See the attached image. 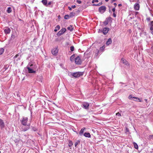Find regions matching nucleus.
<instances>
[{
	"label": "nucleus",
	"mask_w": 153,
	"mask_h": 153,
	"mask_svg": "<svg viewBox=\"0 0 153 153\" xmlns=\"http://www.w3.org/2000/svg\"><path fill=\"white\" fill-rule=\"evenodd\" d=\"M122 4H119L118 5V6L119 7H120V6H122Z\"/></svg>",
	"instance_id": "51"
},
{
	"label": "nucleus",
	"mask_w": 153,
	"mask_h": 153,
	"mask_svg": "<svg viewBox=\"0 0 153 153\" xmlns=\"http://www.w3.org/2000/svg\"><path fill=\"white\" fill-rule=\"evenodd\" d=\"M97 6H100L99 4H97Z\"/></svg>",
	"instance_id": "56"
},
{
	"label": "nucleus",
	"mask_w": 153,
	"mask_h": 153,
	"mask_svg": "<svg viewBox=\"0 0 153 153\" xmlns=\"http://www.w3.org/2000/svg\"><path fill=\"white\" fill-rule=\"evenodd\" d=\"M145 101H146V102H147V99H145Z\"/></svg>",
	"instance_id": "55"
},
{
	"label": "nucleus",
	"mask_w": 153,
	"mask_h": 153,
	"mask_svg": "<svg viewBox=\"0 0 153 153\" xmlns=\"http://www.w3.org/2000/svg\"><path fill=\"white\" fill-rule=\"evenodd\" d=\"M4 51V49L3 48H0V55L2 54Z\"/></svg>",
	"instance_id": "25"
},
{
	"label": "nucleus",
	"mask_w": 153,
	"mask_h": 153,
	"mask_svg": "<svg viewBox=\"0 0 153 153\" xmlns=\"http://www.w3.org/2000/svg\"><path fill=\"white\" fill-rule=\"evenodd\" d=\"M74 55H72L70 57V60L71 61H73L74 60Z\"/></svg>",
	"instance_id": "30"
},
{
	"label": "nucleus",
	"mask_w": 153,
	"mask_h": 153,
	"mask_svg": "<svg viewBox=\"0 0 153 153\" xmlns=\"http://www.w3.org/2000/svg\"><path fill=\"white\" fill-rule=\"evenodd\" d=\"M133 144L134 146V148L137 149L138 148V146L137 144L135 142L133 143Z\"/></svg>",
	"instance_id": "20"
},
{
	"label": "nucleus",
	"mask_w": 153,
	"mask_h": 153,
	"mask_svg": "<svg viewBox=\"0 0 153 153\" xmlns=\"http://www.w3.org/2000/svg\"><path fill=\"white\" fill-rule=\"evenodd\" d=\"M73 143H72V141H70L69 142V147H71V146H72V145H73Z\"/></svg>",
	"instance_id": "36"
},
{
	"label": "nucleus",
	"mask_w": 153,
	"mask_h": 153,
	"mask_svg": "<svg viewBox=\"0 0 153 153\" xmlns=\"http://www.w3.org/2000/svg\"><path fill=\"white\" fill-rule=\"evenodd\" d=\"M73 26L72 25H70L67 27V29L70 31H71L73 30Z\"/></svg>",
	"instance_id": "21"
},
{
	"label": "nucleus",
	"mask_w": 153,
	"mask_h": 153,
	"mask_svg": "<svg viewBox=\"0 0 153 153\" xmlns=\"http://www.w3.org/2000/svg\"><path fill=\"white\" fill-rule=\"evenodd\" d=\"M75 15V13L73 12L71 13L70 14V17H72Z\"/></svg>",
	"instance_id": "28"
},
{
	"label": "nucleus",
	"mask_w": 153,
	"mask_h": 153,
	"mask_svg": "<svg viewBox=\"0 0 153 153\" xmlns=\"http://www.w3.org/2000/svg\"><path fill=\"white\" fill-rule=\"evenodd\" d=\"M116 115H117L118 116H121L120 114L119 113H117L116 114Z\"/></svg>",
	"instance_id": "42"
},
{
	"label": "nucleus",
	"mask_w": 153,
	"mask_h": 153,
	"mask_svg": "<svg viewBox=\"0 0 153 153\" xmlns=\"http://www.w3.org/2000/svg\"><path fill=\"white\" fill-rule=\"evenodd\" d=\"M42 2L44 5L48 6L47 0H42Z\"/></svg>",
	"instance_id": "18"
},
{
	"label": "nucleus",
	"mask_w": 153,
	"mask_h": 153,
	"mask_svg": "<svg viewBox=\"0 0 153 153\" xmlns=\"http://www.w3.org/2000/svg\"><path fill=\"white\" fill-rule=\"evenodd\" d=\"M28 121V118L26 117H23L22 120L21 121V124L24 126L27 125V123Z\"/></svg>",
	"instance_id": "3"
},
{
	"label": "nucleus",
	"mask_w": 153,
	"mask_h": 153,
	"mask_svg": "<svg viewBox=\"0 0 153 153\" xmlns=\"http://www.w3.org/2000/svg\"><path fill=\"white\" fill-rule=\"evenodd\" d=\"M112 10L113 12H114L115 10V7H114L112 9Z\"/></svg>",
	"instance_id": "40"
},
{
	"label": "nucleus",
	"mask_w": 153,
	"mask_h": 153,
	"mask_svg": "<svg viewBox=\"0 0 153 153\" xmlns=\"http://www.w3.org/2000/svg\"><path fill=\"white\" fill-rule=\"evenodd\" d=\"M30 124H29L26 125L25 127H22V130L25 131L28 130L30 128Z\"/></svg>",
	"instance_id": "11"
},
{
	"label": "nucleus",
	"mask_w": 153,
	"mask_h": 153,
	"mask_svg": "<svg viewBox=\"0 0 153 153\" xmlns=\"http://www.w3.org/2000/svg\"><path fill=\"white\" fill-rule=\"evenodd\" d=\"M109 29L107 27H105L102 30V33L105 35H106L108 32Z\"/></svg>",
	"instance_id": "8"
},
{
	"label": "nucleus",
	"mask_w": 153,
	"mask_h": 153,
	"mask_svg": "<svg viewBox=\"0 0 153 153\" xmlns=\"http://www.w3.org/2000/svg\"><path fill=\"white\" fill-rule=\"evenodd\" d=\"M75 62L76 64H81L82 62L80 58V57L79 56H77V57H76L75 59Z\"/></svg>",
	"instance_id": "5"
},
{
	"label": "nucleus",
	"mask_w": 153,
	"mask_h": 153,
	"mask_svg": "<svg viewBox=\"0 0 153 153\" xmlns=\"http://www.w3.org/2000/svg\"><path fill=\"white\" fill-rule=\"evenodd\" d=\"M70 16L68 15H66L64 16V19H68L70 18Z\"/></svg>",
	"instance_id": "29"
},
{
	"label": "nucleus",
	"mask_w": 153,
	"mask_h": 153,
	"mask_svg": "<svg viewBox=\"0 0 153 153\" xmlns=\"http://www.w3.org/2000/svg\"><path fill=\"white\" fill-rule=\"evenodd\" d=\"M4 126V123L2 120L0 119V128H3Z\"/></svg>",
	"instance_id": "13"
},
{
	"label": "nucleus",
	"mask_w": 153,
	"mask_h": 153,
	"mask_svg": "<svg viewBox=\"0 0 153 153\" xmlns=\"http://www.w3.org/2000/svg\"><path fill=\"white\" fill-rule=\"evenodd\" d=\"M108 1H109V0H105V1L106 2H108Z\"/></svg>",
	"instance_id": "57"
},
{
	"label": "nucleus",
	"mask_w": 153,
	"mask_h": 153,
	"mask_svg": "<svg viewBox=\"0 0 153 153\" xmlns=\"http://www.w3.org/2000/svg\"><path fill=\"white\" fill-rule=\"evenodd\" d=\"M60 26L59 25H57L56 26V27H55V29L54 30V31L55 32H56L59 29H60Z\"/></svg>",
	"instance_id": "23"
},
{
	"label": "nucleus",
	"mask_w": 153,
	"mask_h": 153,
	"mask_svg": "<svg viewBox=\"0 0 153 153\" xmlns=\"http://www.w3.org/2000/svg\"><path fill=\"white\" fill-rule=\"evenodd\" d=\"M133 97L131 95H130L128 96V98L129 99L133 100V99H134Z\"/></svg>",
	"instance_id": "33"
},
{
	"label": "nucleus",
	"mask_w": 153,
	"mask_h": 153,
	"mask_svg": "<svg viewBox=\"0 0 153 153\" xmlns=\"http://www.w3.org/2000/svg\"><path fill=\"white\" fill-rule=\"evenodd\" d=\"M18 56V54H16V55L14 57V58H16Z\"/></svg>",
	"instance_id": "48"
},
{
	"label": "nucleus",
	"mask_w": 153,
	"mask_h": 153,
	"mask_svg": "<svg viewBox=\"0 0 153 153\" xmlns=\"http://www.w3.org/2000/svg\"><path fill=\"white\" fill-rule=\"evenodd\" d=\"M68 8L69 9V10H71V9H72V8L71 7H68Z\"/></svg>",
	"instance_id": "47"
},
{
	"label": "nucleus",
	"mask_w": 153,
	"mask_h": 153,
	"mask_svg": "<svg viewBox=\"0 0 153 153\" xmlns=\"http://www.w3.org/2000/svg\"><path fill=\"white\" fill-rule=\"evenodd\" d=\"M134 8L136 10H138L140 9V5L138 3H136L134 5Z\"/></svg>",
	"instance_id": "10"
},
{
	"label": "nucleus",
	"mask_w": 153,
	"mask_h": 153,
	"mask_svg": "<svg viewBox=\"0 0 153 153\" xmlns=\"http://www.w3.org/2000/svg\"><path fill=\"white\" fill-rule=\"evenodd\" d=\"M89 104L87 102H83L82 104V107L86 109H88L89 108Z\"/></svg>",
	"instance_id": "4"
},
{
	"label": "nucleus",
	"mask_w": 153,
	"mask_h": 153,
	"mask_svg": "<svg viewBox=\"0 0 153 153\" xmlns=\"http://www.w3.org/2000/svg\"><path fill=\"white\" fill-rule=\"evenodd\" d=\"M121 61L122 62L126 65H129V64H128V62H127L126 59H124V58H122L121 59Z\"/></svg>",
	"instance_id": "15"
},
{
	"label": "nucleus",
	"mask_w": 153,
	"mask_h": 153,
	"mask_svg": "<svg viewBox=\"0 0 153 153\" xmlns=\"http://www.w3.org/2000/svg\"><path fill=\"white\" fill-rule=\"evenodd\" d=\"M10 31V29L9 28H6L4 30V32L6 34H9Z\"/></svg>",
	"instance_id": "14"
},
{
	"label": "nucleus",
	"mask_w": 153,
	"mask_h": 153,
	"mask_svg": "<svg viewBox=\"0 0 153 153\" xmlns=\"http://www.w3.org/2000/svg\"><path fill=\"white\" fill-rule=\"evenodd\" d=\"M71 75L75 78L79 77L83 75V73L81 72H78L73 73H72L71 74Z\"/></svg>",
	"instance_id": "2"
},
{
	"label": "nucleus",
	"mask_w": 153,
	"mask_h": 153,
	"mask_svg": "<svg viewBox=\"0 0 153 153\" xmlns=\"http://www.w3.org/2000/svg\"><path fill=\"white\" fill-rule=\"evenodd\" d=\"M51 2L50 1V2H49L47 4L48 6L49 5H50L51 4Z\"/></svg>",
	"instance_id": "46"
},
{
	"label": "nucleus",
	"mask_w": 153,
	"mask_h": 153,
	"mask_svg": "<svg viewBox=\"0 0 153 153\" xmlns=\"http://www.w3.org/2000/svg\"><path fill=\"white\" fill-rule=\"evenodd\" d=\"M138 13V12H136L135 14H136V15H137V13Z\"/></svg>",
	"instance_id": "54"
},
{
	"label": "nucleus",
	"mask_w": 153,
	"mask_h": 153,
	"mask_svg": "<svg viewBox=\"0 0 153 153\" xmlns=\"http://www.w3.org/2000/svg\"><path fill=\"white\" fill-rule=\"evenodd\" d=\"M77 2L78 3V4H81V1H79V0H77Z\"/></svg>",
	"instance_id": "43"
},
{
	"label": "nucleus",
	"mask_w": 153,
	"mask_h": 153,
	"mask_svg": "<svg viewBox=\"0 0 153 153\" xmlns=\"http://www.w3.org/2000/svg\"><path fill=\"white\" fill-rule=\"evenodd\" d=\"M12 12L11 8V7H9L7 8V12L8 13H10Z\"/></svg>",
	"instance_id": "22"
},
{
	"label": "nucleus",
	"mask_w": 153,
	"mask_h": 153,
	"mask_svg": "<svg viewBox=\"0 0 153 153\" xmlns=\"http://www.w3.org/2000/svg\"><path fill=\"white\" fill-rule=\"evenodd\" d=\"M31 117H32V113H31Z\"/></svg>",
	"instance_id": "58"
},
{
	"label": "nucleus",
	"mask_w": 153,
	"mask_h": 153,
	"mask_svg": "<svg viewBox=\"0 0 153 153\" xmlns=\"http://www.w3.org/2000/svg\"><path fill=\"white\" fill-rule=\"evenodd\" d=\"M112 42V40L111 38L109 39L106 42V45H108L111 44Z\"/></svg>",
	"instance_id": "16"
},
{
	"label": "nucleus",
	"mask_w": 153,
	"mask_h": 153,
	"mask_svg": "<svg viewBox=\"0 0 153 153\" xmlns=\"http://www.w3.org/2000/svg\"><path fill=\"white\" fill-rule=\"evenodd\" d=\"M108 22L107 21H106L105 20L104 22H103V24L105 26H106L107 25L108 23Z\"/></svg>",
	"instance_id": "32"
},
{
	"label": "nucleus",
	"mask_w": 153,
	"mask_h": 153,
	"mask_svg": "<svg viewBox=\"0 0 153 153\" xmlns=\"http://www.w3.org/2000/svg\"><path fill=\"white\" fill-rule=\"evenodd\" d=\"M27 68L28 69V73H36L35 70L36 68L35 66L33 65L31 63H29L27 67Z\"/></svg>",
	"instance_id": "1"
},
{
	"label": "nucleus",
	"mask_w": 153,
	"mask_h": 153,
	"mask_svg": "<svg viewBox=\"0 0 153 153\" xmlns=\"http://www.w3.org/2000/svg\"><path fill=\"white\" fill-rule=\"evenodd\" d=\"M84 135L85 137H87L89 138V137H91V135L89 133L85 132L84 134Z\"/></svg>",
	"instance_id": "17"
},
{
	"label": "nucleus",
	"mask_w": 153,
	"mask_h": 153,
	"mask_svg": "<svg viewBox=\"0 0 153 153\" xmlns=\"http://www.w3.org/2000/svg\"><path fill=\"white\" fill-rule=\"evenodd\" d=\"M133 98H134V99H136L137 100H138L139 102H141V99L137 97H133Z\"/></svg>",
	"instance_id": "35"
},
{
	"label": "nucleus",
	"mask_w": 153,
	"mask_h": 153,
	"mask_svg": "<svg viewBox=\"0 0 153 153\" xmlns=\"http://www.w3.org/2000/svg\"><path fill=\"white\" fill-rule=\"evenodd\" d=\"M85 129V128H83L79 132V134L80 135H82L84 131V130Z\"/></svg>",
	"instance_id": "19"
},
{
	"label": "nucleus",
	"mask_w": 153,
	"mask_h": 153,
	"mask_svg": "<svg viewBox=\"0 0 153 153\" xmlns=\"http://www.w3.org/2000/svg\"><path fill=\"white\" fill-rule=\"evenodd\" d=\"M105 45H104L102 47H100V51H103L105 48Z\"/></svg>",
	"instance_id": "26"
},
{
	"label": "nucleus",
	"mask_w": 153,
	"mask_h": 153,
	"mask_svg": "<svg viewBox=\"0 0 153 153\" xmlns=\"http://www.w3.org/2000/svg\"><path fill=\"white\" fill-rule=\"evenodd\" d=\"M58 52V50L57 48H53L51 51L52 54L54 56H56L57 55Z\"/></svg>",
	"instance_id": "9"
},
{
	"label": "nucleus",
	"mask_w": 153,
	"mask_h": 153,
	"mask_svg": "<svg viewBox=\"0 0 153 153\" xmlns=\"http://www.w3.org/2000/svg\"><path fill=\"white\" fill-rule=\"evenodd\" d=\"M80 141L79 140H77L75 142L74 145L75 147H76L77 145L80 143Z\"/></svg>",
	"instance_id": "24"
},
{
	"label": "nucleus",
	"mask_w": 153,
	"mask_h": 153,
	"mask_svg": "<svg viewBox=\"0 0 153 153\" xmlns=\"http://www.w3.org/2000/svg\"><path fill=\"white\" fill-rule=\"evenodd\" d=\"M150 29L151 33L153 35V21L151 22L150 25Z\"/></svg>",
	"instance_id": "12"
},
{
	"label": "nucleus",
	"mask_w": 153,
	"mask_h": 153,
	"mask_svg": "<svg viewBox=\"0 0 153 153\" xmlns=\"http://www.w3.org/2000/svg\"><path fill=\"white\" fill-rule=\"evenodd\" d=\"M95 56H97L99 52V51L98 49H96L95 51Z\"/></svg>",
	"instance_id": "31"
},
{
	"label": "nucleus",
	"mask_w": 153,
	"mask_h": 153,
	"mask_svg": "<svg viewBox=\"0 0 153 153\" xmlns=\"http://www.w3.org/2000/svg\"><path fill=\"white\" fill-rule=\"evenodd\" d=\"M111 0V3H113V2H114V1H117V0Z\"/></svg>",
	"instance_id": "45"
},
{
	"label": "nucleus",
	"mask_w": 153,
	"mask_h": 153,
	"mask_svg": "<svg viewBox=\"0 0 153 153\" xmlns=\"http://www.w3.org/2000/svg\"><path fill=\"white\" fill-rule=\"evenodd\" d=\"M72 8H74L76 7V6L75 5H72L71 6Z\"/></svg>",
	"instance_id": "39"
},
{
	"label": "nucleus",
	"mask_w": 153,
	"mask_h": 153,
	"mask_svg": "<svg viewBox=\"0 0 153 153\" xmlns=\"http://www.w3.org/2000/svg\"><path fill=\"white\" fill-rule=\"evenodd\" d=\"M113 16L114 17H116V14L114 12L113 13Z\"/></svg>",
	"instance_id": "41"
},
{
	"label": "nucleus",
	"mask_w": 153,
	"mask_h": 153,
	"mask_svg": "<svg viewBox=\"0 0 153 153\" xmlns=\"http://www.w3.org/2000/svg\"><path fill=\"white\" fill-rule=\"evenodd\" d=\"M133 100H134V101H137V100L136 99H133Z\"/></svg>",
	"instance_id": "50"
},
{
	"label": "nucleus",
	"mask_w": 153,
	"mask_h": 153,
	"mask_svg": "<svg viewBox=\"0 0 153 153\" xmlns=\"http://www.w3.org/2000/svg\"><path fill=\"white\" fill-rule=\"evenodd\" d=\"M102 30L101 29H99V31H98V33H102Z\"/></svg>",
	"instance_id": "44"
},
{
	"label": "nucleus",
	"mask_w": 153,
	"mask_h": 153,
	"mask_svg": "<svg viewBox=\"0 0 153 153\" xmlns=\"http://www.w3.org/2000/svg\"><path fill=\"white\" fill-rule=\"evenodd\" d=\"M66 29L65 28H62L61 30L57 33V35L58 36H59L63 34L65 32H66Z\"/></svg>",
	"instance_id": "6"
},
{
	"label": "nucleus",
	"mask_w": 153,
	"mask_h": 153,
	"mask_svg": "<svg viewBox=\"0 0 153 153\" xmlns=\"http://www.w3.org/2000/svg\"><path fill=\"white\" fill-rule=\"evenodd\" d=\"M114 5L115 6L114 7H116V6H117V4L116 3H114Z\"/></svg>",
	"instance_id": "49"
},
{
	"label": "nucleus",
	"mask_w": 153,
	"mask_h": 153,
	"mask_svg": "<svg viewBox=\"0 0 153 153\" xmlns=\"http://www.w3.org/2000/svg\"><path fill=\"white\" fill-rule=\"evenodd\" d=\"M106 7L105 6H101L99 8V11L101 13H104L106 10Z\"/></svg>",
	"instance_id": "7"
},
{
	"label": "nucleus",
	"mask_w": 153,
	"mask_h": 153,
	"mask_svg": "<svg viewBox=\"0 0 153 153\" xmlns=\"http://www.w3.org/2000/svg\"><path fill=\"white\" fill-rule=\"evenodd\" d=\"M97 4H94L92 5L93 6H97Z\"/></svg>",
	"instance_id": "53"
},
{
	"label": "nucleus",
	"mask_w": 153,
	"mask_h": 153,
	"mask_svg": "<svg viewBox=\"0 0 153 153\" xmlns=\"http://www.w3.org/2000/svg\"><path fill=\"white\" fill-rule=\"evenodd\" d=\"M0 153H1V152L0 151Z\"/></svg>",
	"instance_id": "59"
},
{
	"label": "nucleus",
	"mask_w": 153,
	"mask_h": 153,
	"mask_svg": "<svg viewBox=\"0 0 153 153\" xmlns=\"http://www.w3.org/2000/svg\"><path fill=\"white\" fill-rule=\"evenodd\" d=\"M149 138L150 139L153 140V135H151L149 136Z\"/></svg>",
	"instance_id": "38"
},
{
	"label": "nucleus",
	"mask_w": 153,
	"mask_h": 153,
	"mask_svg": "<svg viewBox=\"0 0 153 153\" xmlns=\"http://www.w3.org/2000/svg\"><path fill=\"white\" fill-rule=\"evenodd\" d=\"M98 2V0H93V1H92V3H94V2Z\"/></svg>",
	"instance_id": "37"
},
{
	"label": "nucleus",
	"mask_w": 153,
	"mask_h": 153,
	"mask_svg": "<svg viewBox=\"0 0 153 153\" xmlns=\"http://www.w3.org/2000/svg\"><path fill=\"white\" fill-rule=\"evenodd\" d=\"M111 18L110 17H108L106 18L105 20L109 22L111 21Z\"/></svg>",
	"instance_id": "27"
},
{
	"label": "nucleus",
	"mask_w": 153,
	"mask_h": 153,
	"mask_svg": "<svg viewBox=\"0 0 153 153\" xmlns=\"http://www.w3.org/2000/svg\"><path fill=\"white\" fill-rule=\"evenodd\" d=\"M102 4V2H100V3H99V5H101Z\"/></svg>",
	"instance_id": "52"
},
{
	"label": "nucleus",
	"mask_w": 153,
	"mask_h": 153,
	"mask_svg": "<svg viewBox=\"0 0 153 153\" xmlns=\"http://www.w3.org/2000/svg\"><path fill=\"white\" fill-rule=\"evenodd\" d=\"M74 47L72 46L70 47V50L71 51H74Z\"/></svg>",
	"instance_id": "34"
}]
</instances>
